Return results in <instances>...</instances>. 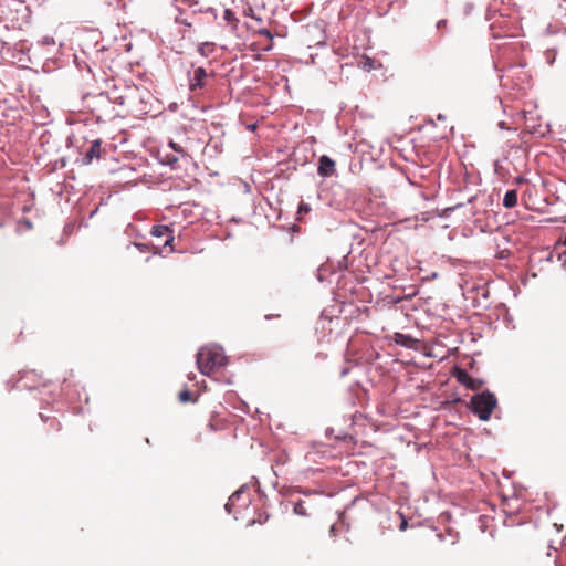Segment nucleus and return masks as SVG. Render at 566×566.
<instances>
[{
  "label": "nucleus",
  "mask_w": 566,
  "mask_h": 566,
  "mask_svg": "<svg viewBox=\"0 0 566 566\" xmlns=\"http://www.w3.org/2000/svg\"><path fill=\"white\" fill-rule=\"evenodd\" d=\"M224 19L229 22L237 21L234 13L229 9L224 11Z\"/></svg>",
  "instance_id": "9b49d317"
},
{
  "label": "nucleus",
  "mask_w": 566,
  "mask_h": 566,
  "mask_svg": "<svg viewBox=\"0 0 566 566\" xmlns=\"http://www.w3.org/2000/svg\"><path fill=\"white\" fill-rule=\"evenodd\" d=\"M207 77V72L203 67H197L193 71V76L190 81V91L195 92L198 88H202L205 86V80Z\"/></svg>",
  "instance_id": "39448f33"
},
{
  "label": "nucleus",
  "mask_w": 566,
  "mask_h": 566,
  "mask_svg": "<svg viewBox=\"0 0 566 566\" xmlns=\"http://www.w3.org/2000/svg\"><path fill=\"white\" fill-rule=\"evenodd\" d=\"M227 365V357L219 347H202L197 354V366L201 374L210 376Z\"/></svg>",
  "instance_id": "f257e3e1"
},
{
  "label": "nucleus",
  "mask_w": 566,
  "mask_h": 566,
  "mask_svg": "<svg viewBox=\"0 0 566 566\" xmlns=\"http://www.w3.org/2000/svg\"><path fill=\"white\" fill-rule=\"evenodd\" d=\"M454 377L457 378L458 382L471 390H479L483 386V381L481 379L471 377L464 369L457 368L454 371Z\"/></svg>",
  "instance_id": "7ed1b4c3"
},
{
  "label": "nucleus",
  "mask_w": 566,
  "mask_h": 566,
  "mask_svg": "<svg viewBox=\"0 0 566 566\" xmlns=\"http://www.w3.org/2000/svg\"><path fill=\"white\" fill-rule=\"evenodd\" d=\"M335 161L326 155L318 160L317 172L322 177H331L335 174Z\"/></svg>",
  "instance_id": "20e7f679"
},
{
  "label": "nucleus",
  "mask_w": 566,
  "mask_h": 566,
  "mask_svg": "<svg viewBox=\"0 0 566 566\" xmlns=\"http://www.w3.org/2000/svg\"><path fill=\"white\" fill-rule=\"evenodd\" d=\"M408 526V522L402 517L401 524L399 526L400 531H405Z\"/></svg>",
  "instance_id": "dca6fc26"
},
{
  "label": "nucleus",
  "mask_w": 566,
  "mask_h": 566,
  "mask_svg": "<svg viewBox=\"0 0 566 566\" xmlns=\"http://www.w3.org/2000/svg\"><path fill=\"white\" fill-rule=\"evenodd\" d=\"M178 161V158L176 156L167 155L166 156V163L168 165H174Z\"/></svg>",
  "instance_id": "4468645a"
},
{
  "label": "nucleus",
  "mask_w": 566,
  "mask_h": 566,
  "mask_svg": "<svg viewBox=\"0 0 566 566\" xmlns=\"http://www.w3.org/2000/svg\"><path fill=\"white\" fill-rule=\"evenodd\" d=\"M101 153H102L101 140L96 139L91 144L88 150L86 151V154L84 156V163L91 164L93 159L101 158Z\"/></svg>",
  "instance_id": "0eeeda50"
},
{
  "label": "nucleus",
  "mask_w": 566,
  "mask_h": 566,
  "mask_svg": "<svg viewBox=\"0 0 566 566\" xmlns=\"http://www.w3.org/2000/svg\"><path fill=\"white\" fill-rule=\"evenodd\" d=\"M472 411L483 421H488L496 408L497 400L490 391L474 395L471 398Z\"/></svg>",
  "instance_id": "f03ea898"
},
{
  "label": "nucleus",
  "mask_w": 566,
  "mask_h": 566,
  "mask_svg": "<svg viewBox=\"0 0 566 566\" xmlns=\"http://www.w3.org/2000/svg\"><path fill=\"white\" fill-rule=\"evenodd\" d=\"M193 378H195V375H192V374H190V375L188 376V379H189V380H193Z\"/></svg>",
  "instance_id": "a211bd4d"
},
{
  "label": "nucleus",
  "mask_w": 566,
  "mask_h": 566,
  "mask_svg": "<svg viewBox=\"0 0 566 566\" xmlns=\"http://www.w3.org/2000/svg\"><path fill=\"white\" fill-rule=\"evenodd\" d=\"M259 33H260L261 35L266 36V38H268V39H270V40L272 39V34H271V32H270L269 30H266V29H262V30H260V31H259Z\"/></svg>",
  "instance_id": "2eb2a0df"
},
{
  "label": "nucleus",
  "mask_w": 566,
  "mask_h": 566,
  "mask_svg": "<svg viewBox=\"0 0 566 566\" xmlns=\"http://www.w3.org/2000/svg\"><path fill=\"white\" fill-rule=\"evenodd\" d=\"M311 208L307 203L301 202L298 207V213H307L310 212Z\"/></svg>",
  "instance_id": "f8f14e48"
},
{
  "label": "nucleus",
  "mask_w": 566,
  "mask_h": 566,
  "mask_svg": "<svg viewBox=\"0 0 566 566\" xmlns=\"http://www.w3.org/2000/svg\"><path fill=\"white\" fill-rule=\"evenodd\" d=\"M563 243H564V245H566V237H565V240H564V242H563Z\"/></svg>",
  "instance_id": "6ab92c4d"
},
{
  "label": "nucleus",
  "mask_w": 566,
  "mask_h": 566,
  "mask_svg": "<svg viewBox=\"0 0 566 566\" xmlns=\"http://www.w3.org/2000/svg\"><path fill=\"white\" fill-rule=\"evenodd\" d=\"M169 147H171L175 151L185 155L184 149L178 144L174 143L172 140L169 142Z\"/></svg>",
  "instance_id": "ddd939ff"
},
{
  "label": "nucleus",
  "mask_w": 566,
  "mask_h": 566,
  "mask_svg": "<svg viewBox=\"0 0 566 566\" xmlns=\"http://www.w3.org/2000/svg\"><path fill=\"white\" fill-rule=\"evenodd\" d=\"M517 205V191L507 190L503 198V206L505 208H513Z\"/></svg>",
  "instance_id": "6e6552de"
},
{
  "label": "nucleus",
  "mask_w": 566,
  "mask_h": 566,
  "mask_svg": "<svg viewBox=\"0 0 566 566\" xmlns=\"http://www.w3.org/2000/svg\"><path fill=\"white\" fill-rule=\"evenodd\" d=\"M178 398H179V401L182 402V403H186V402H189V401H195V399L192 398V395L189 390H182L179 392L178 395Z\"/></svg>",
  "instance_id": "1a4fd4ad"
},
{
  "label": "nucleus",
  "mask_w": 566,
  "mask_h": 566,
  "mask_svg": "<svg viewBox=\"0 0 566 566\" xmlns=\"http://www.w3.org/2000/svg\"><path fill=\"white\" fill-rule=\"evenodd\" d=\"M151 234L154 237H157V238L167 235V239H166L164 245L165 247L169 245L172 249L171 244H172V241H174V235H172V231L170 230V228L168 226H155V227H153Z\"/></svg>",
  "instance_id": "423d86ee"
},
{
  "label": "nucleus",
  "mask_w": 566,
  "mask_h": 566,
  "mask_svg": "<svg viewBox=\"0 0 566 566\" xmlns=\"http://www.w3.org/2000/svg\"><path fill=\"white\" fill-rule=\"evenodd\" d=\"M294 513L297 514V515H302V516H306L307 515V512H306V507H305V504L303 501H298L295 503L294 505Z\"/></svg>",
  "instance_id": "9d476101"
},
{
  "label": "nucleus",
  "mask_w": 566,
  "mask_h": 566,
  "mask_svg": "<svg viewBox=\"0 0 566 566\" xmlns=\"http://www.w3.org/2000/svg\"><path fill=\"white\" fill-rule=\"evenodd\" d=\"M329 533L331 535L335 536L336 535V525H332L331 528H329Z\"/></svg>",
  "instance_id": "f3484780"
}]
</instances>
